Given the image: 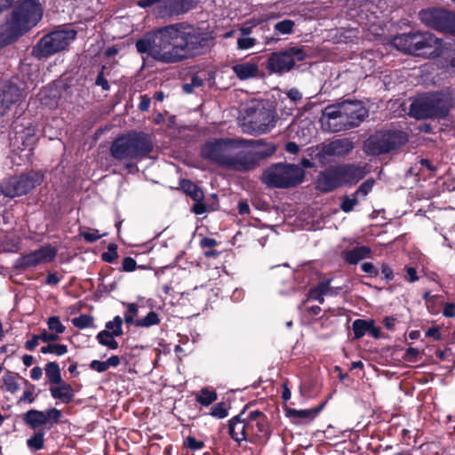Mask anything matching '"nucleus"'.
<instances>
[{"label": "nucleus", "mask_w": 455, "mask_h": 455, "mask_svg": "<svg viewBox=\"0 0 455 455\" xmlns=\"http://www.w3.org/2000/svg\"><path fill=\"white\" fill-rule=\"evenodd\" d=\"M209 36L200 28L176 23L155 29L136 42L140 53L163 63H175L199 55L209 47Z\"/></svg>", "instance_id": "1"}, {"label": "nucleus", "mask_w": 455, "mask_h": 455, "mask_svg": "<svg viewBox=\"0 0 455 455\" xmlns=\"http://www.w3.org/2000/svg\"><path fill=\"white\" fill-rule=\"evenodd\" d=\"M160 322V319L158 317V315L151 311L149 312L145 317L139 319L135 322V325L137 327H150L152 325H156Z\"/></svg>", "instance_id": "32"}, {"label": "nucleus", "mask_w": 455, "mask_h": 455, "mask_svg": "<svg viewBox=\"0 0 455 455\" xmlns=\"http://www.w3.org/2000/svg\"><path fill=\"white\" fill-rule=\"evenodd\" d=\"M251 141L250 144H244L245 172L255 170L260 161L271 156L276 150L273 143L263 144L262 140Z\"/></svg>", "instance_id": "15"}, {"label": "nucleus", "mask_w": 455, "mask_h": 455, "mask_svg": "<svg viewBox=\"0 0 455 455\" xmlns=\"http://www.w3.org/2000/svg\"><path fill=\"white\" fill-rule=\"evenodd\" d=\"M371 249L366 246L356 247L349 251H346L343 252V258L349 264H356L361 259H365L370 256Z\"/></svg>", "instance_id": "27"}, {"label": "nucleus", "mask_w": 455, "mask_h": 455, "mask_svg": "<svg viewBox=\"0 0 455 455\" xmlns=\"http://www.w3.org/2000/svg\"><path fill=\"white\" fill-rule=\"evenodd\" d=\"M354 148L355 143L351 139H337L329 143L321 144L317 156L320 160H324L330 156L343 157L350 154Z\"/></svg>", "instance_id": "16"}, {"label": "nucleus", "mask_w": 455, "mask_h": 455, "mask_svg": "<svg viewBox=\"0 0 455 455\" xmlns=\"http://www.w3.org/2000/svg\"><path fill=\"white\" fill-rule=\"evenodd\" d=\"M56 253V250L52 247H42L25 255L23 257V263L27 267H35L39 264L48 263L54 259Z\"/></svg>", "instance_id": "19"}, {"label": "nucleus", "mask_w": 455, "mask_h": 455, "mask_svg": "<svg viewBox=\"0 0 455 455\" xmlns=\"http://www.w3.org/2000/svg\"><path fill=\"white\" fill-rule=\"evenodd\" d=\"M49 390L53 398L59 399L64 403H70L75 396L73 387L63 380L58 384L52 385Z\"/></svg>", "instance_id": "24"}, {"label": "nucleus", "mask_w": 455, "mask_h": 455, "mask_svg": "<svg viewBox=\"0 0 455 455\" xmlns=\"http://www.w3.org/2000/svg\"><path fill=\"white\" fill-rule=\"evenodd\" d=\"M165 2L167 9L172 14H180L188 11L185 6L186 0H165Z\"/></svg>", "instance_id": "33"}, {"label": "nucleus", "mask_w": 455, "mask_h": 455, "mask_svg": "<svg viewBox=\"0 0 455 455\" xmlns=\"http://www.w3.org/2000/svg\"><path fill=\"white\" fill-rule=\"evenodd\" d=\"M81 235L89 243H93L101 237V235L98 234L97 230H93L92 232H83Z\"/></svg>", "instance_id": "56"}, {"label": "nucleus", "mask_w": 455, "mask_h": 455, "mask_svg": "<svg viewBox=\"0 0 455 455\" xmlns=\"http://www.w3.org/2000/svg\"><path fill=\"white\" fill-rule=\"evenodd\" d=\"M122 323L123 320L120 316H116L113 321L108 322L106 324L107 329L111 330V334H114L115 336H120L123 333L122 331Z\"/></svg>", "instance_id": "43"}, {"label": "nucleus", "mask_w": 455, "mask_h": 455, "mask_svg": "<svg viewBox=\"0 0 455 455\" xmlns=\"http://www.w3.org/2000/svg\"><path fill=\"white\" fill-rule=\"evenodd\" d=\"M374 185V180L369 179L365 180L363 183L360 185L358 189L355 192V196H362L363 197L366 196L369 192L372 189Z\"/></svg>", "instance_id": "47"}, {"label": "nucleus", "mask_w": 455, "mask_h": 455, "mask_svg": "<svg viewBox=\"0 0 455 455\" xmlns=\"http://www.w3.org/2000/svg\"><path fill=\"white\" fill-rule=\"evenodd\" d=\"M118 258L117 246L115 243H109L108 251L102 253V259L106 262H113Z\"/></svg>", "instance_id": "45"}, {"label": "nucleus", "mask_w": 455, "mask_h": 455, "mask_svg": "<svg viewBox=\"0 0 455 455\" xmlns=\"http://www.w3.org/2000/svg\"><path fill=\"white\" fill-rule=\"evenodd\" d=\"M185 444L191 450H199L204 447V443L202 441H198L192 436L187 437Z\"/></svg>", "instance_id": "50"}, {"label": "nucleus", "mask_w": 455, "mask_h": 455, "mask_svg": "<svg viewBox=\"0 0 455 455\" xmlns=\"http://www.w3.org/2000/svg\"><path fill=\"white\" fill-rule=\"evenodd\" d=\"M72 323L80 329L90 327L93 323V317L89 315H81L78 317L73 318Z\"/></svg>", "instance_id": "40"}, {"label": "nucleus", "mask_w": 455, "mask_h": 455, "mask_svg": "<svg viewBox=\"0 0 455 455\" xmlns=\"http://www.w3.org/2000/svg\"><path fill=\"white\" fill-rule=\"evenodd\" d=\"M25 384H26L27 387H26L25 391L23 392L22 396L19 399L18 403H32L36 397V395H35V389H36L35 385L30 384L28 380H25Z\"/></svg>", "instance_id": "34"}, {"label": "nucleus", "mask_w": 455, "mask_h": 455, "mask_svg": "<svg viewBox=\"0 0 455 455\" xmlns=\"http://www.w3.org/2000/svg\"><path fill=\"white\" fill-rule=\"evenodd\" d=\"M76 36V31L71 28L53 31L39 40L32 50V55L39 60L48 58L66 50Z\"/></svg>", "instance_id": "10"}, {"label": "nucleus", "mask_w": 455, "mask_h": 455, "mask_svg": "<svg viewBox=\"0 0 455 455\" xmlns=\"http://www.w3.org/2000/svg\"><path fill=\"white\" fill-rule=\"evenodd\" d=\"M304 176V170L296 164H275L263 172L261 180L267 187L289 188L300 184Z\"/></svg>", "instance_id": "7"}, {"label": "nucleus", "mask_w": 455, "mask_h": 455, "mask_svg": "<svg viewBox=\"0 0 455 455\" xmlns=\"http://www.w3.org/2000/svg\"><path fill=\"white\" fill-rule=\"evenodd\" d=\"M153 149L149 137L142 132L129 133L113 141L111 156L119 161L140 160Z\"/></svg>", "instance_id": "5"}, {"label": "nucleus", "mask_w": 455, "mask_h": 455, "mask_svg": "<svg viewBox=\"0 0 455 455\" xmlns=\"http://www.w3.org/2000/svg\"><path fill=\"white\" fill-rule=\"evenodd\" d=\"M250 436L267 435V426L265 415L259 411H251L247 415Z\"/></svg>", "instance_id": "21"}, {"label": "nucleus", "mask_w": 455, "mask_h": 455, "mask_svg": "<svg viewBox=\"0 0 455 455\" xmlns=\"http://www.w3.org/2000/svg\"><path fill=\"white\" fill-rule=\"evenodd\" d=\"M20 89L12 84H0V113L4 115L12 104L20 100Z\"/></svg>", "instance_id": "18"}, {"label": "nucleus", "mask_w": 455, "mask_h": 455, "mask_svg": "<svg viewBox=\"0 0 455 455\" xmlns=\"http://www.w3.org/2000/svg\"><path fill=\"white\" fill-rule=\"evenodd\" d=\"M243 414L241 413L231 419L228 424L229 435L237 443L251 437L247 417L242 419Z\"/></svg>", "instance_id": "20"}, {"label": "nucleus", "mask_w": 455, "mask_h": 455, "mask_svg": "<svg viewBox=\"0 0 455 455\" xmlns=\"http://www.w3.org/2000/svg\"><path fill=\"white\" fill-rule=\"evenodd\" d=\"M45 374L52 385L58 384L62 381L60 369L55 362L48 363L45 365Z\"/></svg>", "instance_id": "28"}, {"label": "nucleus", "mask_w": 455, "mask_h": 455, "mask_svg": "<svg viewBox=\"0 0 455 455\" xmlns=\"http://www.w3.org/2000/svg\"><path fill=\"white\" fill-rule=\"evenodd\" d=\"M370 322L358 319L353 323V331L355 339L362 338L369 331Z\"/></svg>", "instance_id": "35"}, {"label": "nucleus", "mask_w": 455, "mask_h": 455, "mask_svg": "<svg viewBox=\"0 0 455 455\" xmlns=\"http://www.w3.org/2000/svg\"><path fill=\"white\" fill-rule=\"evenodd\" d=\"M150 105V98L147 95L140 96V102L139 105V108L141 111H147L149 108Z\"/></svg>", "instance_id": "61"}, {"label": "nucleus", "mask_w": 455, "mask_h": 455, "mask_svg": "<svg viewBox=\"0 0 455 455\" xmlns=\"http://www.w3.org/2000/svg\"><path fill=\"white\" fill-rule=\"evenodd\" d=\"M405 271H406V276L405 278L410 281V282H415L419 279L418 275H417V272H416V269L414 267H408L405 268Z\"/></svg>", "instance_id": "60"}, {"label": "nucleus", "mask_w": 455, "mask_h": 455, "mask_svg": "<svg viewBox=\"0 0 455 455\" xmlns=\"http://www.w3.org/2000/svg\"><path fill=\"white\" fill-rule=\"evenodd\" d=\"M44 412V416L46 418V424L51 423H57L59 422L60 417H61V411L56 408H51L46 410Z\"/></svg>", "instance_id": "48"}, {"label": "nucleus", "mask_w": 455, "mask_h": 455, "mask_svg": "<svg viewBox=\"0 0 455 455\" xmlns=\"http://www.w3.org/2000/svg\"><path fill=\"white\" fill-rule=\"evenodd\" d=\"M309 298L319 301V303L321 304H323L324 301L323 294L315 290V288L310 291Z\"/></svg>", "instance_id": "62"}, {"label": "nucleus", "mask_w": 455, "mask_h": 455, "mask_svg": "<svg viewBox=\"0 0 455 455\" xmlns=\"http://www.w3.org/2000/svg\"><path fill=\"white\" fill-rule=\"evenodd\" d=\"M211 415L218 419H223L228 416V409L224 403H216L211 411Z\"/></svg>", "instance_id": "49"}, {"label": "nucleus", "mask_w": 455, "mask_h": 455, "mask_svg": "<svg viewBox=\"0 0 455 455\" xmlns=\"http://www.w3.org/2000/svg\"><path fill=\"white\" fill-rule=\"evenodd\" d=\"M435 56H441L447 60V72L455 75V44L453 42H441Z\"/></svg>", "instance_id": "23"}, {"label": "nucleus", "mask_w": 455, "mask_h": 455, "mask_svg": "<svg viewBox=\"0 0 455 455\" xmlns=\"http://www.w3.org/2000/svg\"><path fill=\"white\" fill-rule=\"evenodd\" d=\"M306 58L304 50L300 47H290L284 51L272 52L267 60L266 68L272 73L290 71L297 61Z\"/></svg>", "instance_id": "13"}, {"label": "nucleus", "mask_w": 455, "mask_h": 455, "mask_svg": "<svg viewBox=\"0 0 455 455\" xmlns=\"http://www.w3.org/2000/svg\"><path fill=\"white\" fill-rule=\"evenodd\" d=\"M43 8L38 0H24L0 23V47L17 41L42 20Z\"/></svg>", "instance_id": "2"}, {"label": "nucleus", "mask_w": 455, "mask_h": 455, "mask_svg": "<svg viewBox=\"0 0 455 455\" xmlns=\"http://www.w3.org/2000/svg\"><path fill=\"white\" fill-rule=\"evenodd\" d=\"M237 44L240 49H249L255 44V39L251 37L239 38Z\"/></svg>", "instance_id": "53"}, {"label": "nucleus", "mask_w": 455, "mask_h": 455, "mask_svg": "<svg viewBox=\"0 0 455 455\" xmlns=\"http://www.w3.org/2000/svg\"><path fill=\"white\" fill-rule=\"evenodd\" d=\"M368 116L361 101H343L327 106L321 116L322 126L331 132H339L357 127Z\"/></svg>", "instance_id": "4"}, {"label": "nucleus", "mask_w": 455, "mask_h": 455, "mask_svg": "<svg viewBox=\"0 0 455 455\" xmlns=\"http://www.w3.org/2000/svg\"><path fill=\"white\" fill-rule=\"evenodd\" d=\"M232 70L240 80H247L258 76L259 67L254 62H243L232 66Z\"/></svg>", "instance_id": "25"}, {"label": "nucleus", "mask_w": 455, "mask_h": 455, "mask_svg": "<svg viewBox=\"0 0 455 455\" xmlns=\"http://www.w3.org/2000/svg\"><path fill=\"white\" fill-rule=\"evenodd\" d=\"M294 21L291 20H283L275 24L274 29L282 35L291 34L294 28Z\"/></svg>", "instance_id": "36"}, {"label": "nucleus", "mask_w": 455, "mask_h": 455, "mask_svg": "<svg viewBox=\"0 0 455 455\" xmlns=\"http://www.w3.org/2000/svg\"><path fill=\"white\" fill-rule=\"evenodd\" d=\"M105 67H102L101 71L98 74L95 84L98 86L102 87L103 90L107 91L109 89V84L108 80L104 77V71Z\"/></svg>", "instance_id": "51"}, {"label": "nucleus", "mask_w": 455, "mask_h": 455, "mask_svg": "<svg viewBox=\"0 0 455 455\" xmlns=\"http://www.w3.org/2000/svg\"><path fill=\"white\" fill-rule=\"evenodd\" d=\"M5 388L10 393H15L20 389V385L15 377L7 375L3 378Z\"/></svg>", "instance_id": "44"}, {"label": "nucleus", "mask_w": 455, "mask_h": 455, "mask_svg": "<svg viewBox=\"0 0 455 455\" xmlns=\"http://www.w3.org/2000/svg\"><path fill=\"white\" fill-rule=\"evenodd\" d=\"M275 125L273 111L262 102H252L245 108L241 128L243 132L259 135Z\"/></svg>", "instance_id": "8"}, {"label": "nucleus", "mask_w": 455, "mask_h": 455, "mask_svg": "<svg viewBox=\"0 0 455 455\" xmlns=\"http://www.w3.org/2000/svg\"><path fill=\"white\" fill-rule=\"evenodd\" d=\"M113 336L115 335L111 334L109 331L105 330L99 332L97 339L100 344L107 346L111 349H116L118 347V343L113 339Z\"/></svg>", "instance_id": "31"}, {"label": "nucleus", "mask_w": 455, "mask_h": 455, "mask_svg": "<svg viewBox=\"0 0 455 455\" xmlns=\"http://www.w3.org/2000/svg\"><path fill=\"white\" fill-rule=\"evenodd\" d=\"M39 340H41L39 334L38 335H33L32 339L30 340H28L25 343V347L28 350H34L36 347V346L38 345V341Z\"/></svg>", "instance_id": "59"}, {"label": "nucleus", "mask_w": 455, "mask_h": 455, "mask_svg": "<svg viewBox=\"0 0 455 455\" xmlns=\"http://www.w3.org/2000/svg\"><path fill=\"white\" fill-rule=\"evenodd\" d=\"M358 202L359 199L358 196H355V194H353L352 197L344 196L340 204V209L345 212H350L354 209V206L358 204Z\"/></svg>", "instance_id": "42"}, {"label": "nucleus", "mask_w": 455, "mask_h": 455, "mask_svg": "<svg viewBox=\"0 0 455 455\" xmlns=\"http://www.w3.org/2000/svg\"><path fill=\"white\" fill-rule=\"evenodd\" d=\"M47 325L50 331H53L57 335L61 334L65 331V326L61 323L58 316H51L47 320Z\"/></svg>", "instance_id": "39"}, {"label": "nucleus", "mask_w": 455, "mask_h": 455, "mask_svg": "<svg viewBox=\"0 0 455 455\" xmlns=\"http://www.w3.org/2000/svg\"><path fill=\"white\" fill-rule=\"evenodd\" d=\"M43 180V175L37 172L30 171L20 175L5 179L0 184L1 193L9 198H14L28 194Z\"/></svg>", "instance_id": "12"}, {"label": "nucleus", "mask_w": 455, "mask_h": 455, "mask_svg": "<svg viewBox=\"0 0 455 455\" xmlns=\"http://www.w3.org/2000/svg\"><path fill=\"white\" fill-rule=\"evenodd\" d=\"M339 172L336 167H329L319 173L315 180L316 189L327 193L340 187Z\"/></svg>", "instance_id": "17"}, {"label": "nucleus", "mask_w": 455, "mask_h": 455, "mask_svg": "<svg viewBox=\"0 0 455 455\" xmlns=\"http://www.w3.org/2000/svg\"><path fill=\"white\" fill-rule=\"evenodd\" d=\"M407 135L401 131L377 132L363 142V151L379 156L395 150L407 142Z\"/></svg>", "instance_id": "11"}, {"label": "nucleus", "mask_w": 455, "mask_h": 455, "mask_svg": "<svg viewBox=\"0 0 455 455\" xmlns=\"http://www.w3.org/2000/svg\"><path fill=\"white\" fill-rule=\"evenodd\" d=\"M443 315L447 317L455 316V305L454 304H446L443 309Z\"/></svg>", "instance_id": "64"}, {"label": "nucleus", "mask_w": 455, "mask_h": 455, "mask_svg": "<svg viewBox=\"0 0 455 455\" xmlns=\"http://www.w3.org/2000/svg\"><path fill=\"white\" fill-rule=\"evenodd\" d=\"M181 186L184 192L190 196L195 202L203 201L204 193L196 184L189 180H184Z\"/></svg>", "instance_id": "29"}, {"label": "nucleus", "mask_w": 455, "mask_h": 455, "mask_svg": "<svg viewBox=\"0 0 455 455\" xmlns=\"http://www.w3.org/2000/svg\"><path fill=\"white\" fill-rule=\"evenodd\" d=\"M217 399V394L215 391H211L207 388L202 389L196 394V401L204 405L208 406Z\"/></svg>", "instance_id": "30"}, {"label": "nucleus", "mask_w": 455, "mask_h": 455, "mask_svg": "<svg viewBox=\"0 0 455 455\" xmlns=\"http://www.w3.org/2000/svg\"><path fill=\"white\" fill-rule=\"evenodd\" d=\"M44 433L41 431L35 433L33 436L27 441L28 446L34 450H41L44 447Z\"/></svg>", "instance_id": "38"}, {"label": "nucleus", "mask_w": 455, "mask_h": 455, "mask_svg": "<svg viewBox=\"0 0 455 455\" xmlns=\"http://www.w3.org/2000/svg\"><path fill=\"white\" fill-rule=\"evenodd\" d=\"M137 314L138 306L135 303L127 304V312L124 315V322L127 324H135L136 321H134V317L137 315Z\"/></svg>", "instance_id": "46"}, {"label": "nucleus", "mask_w": 455, "mask_h": 455, "mask_svg": "<svg viewBox=\"0 0 455 455\" xmlns=\"http://www.w3.org/2000/svg\"><path fill=\"white\" fill-rule=\"evenodd\" d=\"M193 212L196 214H203L206 212V206L204 204H203V201L196 202L193 206Z\"/></svg>", "instance_id": "63"}, {"label": "nucleus", "mask_w": 455, "mask_h": 455, "mask_svg": "<svg viewBox=\"0 0 455 455\" xmlns=\"http://www.w3.org/2000/svg\"><path fill=\"white\" fill-rule=\"evenodd\" d=\"M68 351V347L63 344H48L47 346L41 347V352L43 354L52 353L57 355H62L66 354Z\"/></svg>", "instance_id": "37"}, {"label": "nucleus", "mask_w": 455, "mask_h": 455, "mask_svg": "<svg viewBox=\"0 0 455 455\" xmlns=\"http://www.w3.org/2000/svg\"><path fill=\"white\" fill-rule=\"evenodd\" d=\"M136 266H137L136 261L131 257H125L123 260L122 267H123L124 271H127V272L133 271V270H135Z\"/></svg>", "instance_id": "52"}, {"label": "nucleus", "mask_w": 455, "mask_h": 455, "mask_svg": "<svg viewBox=\"0 0 455 455\" xmlns=\"http://www.w3.org/2000/svg\"><path fill=\"white\" fill-rule=\"evenodd\" d=\"M451 108L449 97L435 93L416 99L410 108V116L417 119L444 116Z\"/></svg>", "instance_id": "9"}, {"label": "nucleus", "mask_w": 455, "mask_h": 455, "mask_svg": "<svg viewBox=\"0 0 455 455\" xmlns=\"http://www.w3.org/2000/svg\"><path fill=\"white\" fill-rule=\"evenodd\" d=\"M419 16L426 26L435 30L454 34L455 13L443 9L431 8L421 11Z\"/></svg>", "instance_id": "14"}, {"label": "nucleus", "mask_w": 455, "mask_h": 455, "mask_svg": "<svg viewBox=\"0 0 455 455\" xmlns=\"http://www.w3.org/2000/svg\"><path fill=\"white\" fill-rule=\"evenodd\" d=\"M340 184H354L362 180L366 172L364 168L355 165L337 166Z\"/></svg>", "instance_id": "22"}, {"label": "nucleus", "mask_w": 455, "mask_h": 455, "mask_svg": "<svg viewBox=\"0 0 455 455\" xmlns=\"http://www.w3.org/2000/svg\"><path fill=\"white\" fill-rule=\"evenodd\" d=\"M251 141L244 139H217L206 142L201 149V156L212 164L220 167L245 172L244 144Z\"/></svg>", "instance_id": "3"}, {"label": "nucleus", "mask_w": 455, "mask_h": 455, "mask_svg": "<svg viewBox=\"0 0 455 455\" xmlns=\"http://www.w3.org/2000/svg\"><path fill=\"white\" fill-rule=\"evenodd\" d=\"M90 367H91V369L97 371L98 372H103L108 369L106 361L101 362V361H98V360H93L91 363Z\"/></svg>", "instance_id": "55"}, {"label": "nucleus", "mask_w": 455, "mask_h": 455, "mask_svg": "<svg viewBox=\"0 0 455 455\" xmlns=\"http://www.w3.org/2000/svg\"><path fill=\"white\" fill-rule=\"evenodd\" d=\"M25 424L31 428L36 429L40 426L46 424V418L44 412L37 410H29L23 415Z\"/></svg>", "instance_id": "26"}, {"label": "nucleus", "mask_w": 455, "mask_h": 455, "mask_svg": "<svg viewBox=\"0 0 455 455\" xmlns=\"http://www.w3.org/2000/svg\"><path fill=\"white\" fill-rule=\"evenodd\" d=\"M287 96L289 97V99L293 101V102H297V101H299L301 99H302V94L301 92L297 90V89H291L288 92H287Z\"/></svg>", "instance_id": "58"}, {"label": "nucleus", "mask_w": 455, "mask_h": 455, "mask_svg": "<svg viewBox=\"0 0 455 455\" xmlns=\"http://www.w3.org/2000/svg\"><path fill=\"white\" fill-rule=\"evenodd\" d=\"M39 336L40 339L45 343L56 341L59 339V335L56 333H48L46 331H44Z\"/></svg>", "instance_id": "57"}, {"label": "nucleus", "mask_w": 455, "mask_h": 455, "mask_svg": "<svg viewBox=\"0 0 455 455\" xmlns=\"http://www.w3.org/2000/svg\"><path fill=\"white\" fill-rule=\"evenodd\" d=\"M317 410H295V409H288L287 414L291 417L295 418H313L316 413Z\"/></svg>", "instance_id": "41"}, {"label": "nucleus", "mask_w": 455, "mask_h": 455, "mask_svg": "<svg viewBox=\"0 0 455 455\" xmlns=\"http://www.w3.org/2000/svg\"><path fill=\"white\" fill-rule=\"evenodd\" d=\"M361 267L363 272L369 274L371 276H377L379 274V270L371 262L363 263Z\"/></svg>", "instance_id": "54"}, {"label": "nucleus", "mask_w": 455, "mask_h": 455, "mask_svg": "<svg viewBox=\"0 0 455 455\" xmlns=\"http://www.w3.org/2000/svg\"><path fill=\"white\" fill-rule=\"evenodd\" d=\"M441 42L442 40L432 33L420 31L401 34L393 38V44L395 48L415 55H422L429 51L430 54L435 56Z\"/></svg>", "instance_id": "6"}]
</instances>
